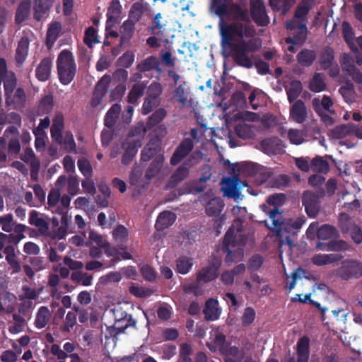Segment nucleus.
<instances>
[{
	"label": "nucleus",
	"instance_id": "f704fd0d",
	"mask_svg": "<svg viewBox=\"0 0 362 362\" xmlns=\"http://www.w3.org/2000/svg\"><path fill=\"white\" fill-rule=\"evenodd\" d=\"M160 144L157 141H150L142 149L141 160L144 162L150 160L160 151Z\"/></svg>",
	"mask_w": 362,
	"mask_h": 362
},
{
	"label": "nucleus",
	"instance_id": "0e129e2a",
	"mask_svg": "<svg viewBox=\"0 0 362 362\" xmlns=\"http://www.w3.org/2000/svg\"><path fill=\"white\" fill-rule=\"evenodd\" d=\"M167 115V111L164 108L156 110L148 119L147 126L149 128L158 124Z\"/></svg>",
	"mask_w": 362,
	"mask_h": 362
},
{
	"label": "nucleus",
	"instance_id": "c03bdc74",
	"mask_svg": "<svg viewBox=\"0 0 362 362\" xmlns=\"http://www.w3.org/2000/svg\"><path fill=\"white\" fill-rule=\"evenodd\" d=\"M110 76L105 74L103 76L96 84L93 96L100 100L107 93L109 84L110 83Z\"/></svg>",
	"mask_w": 362,
	"mask_h": 362
},
{
	"label": "nucleus",
	"instance_id": "9b49d317",
	"mask_svg": "<svg viewBox=\"0 0 362 362\" xmlns=\"http://www.w3.org/2000/svg\"><path fill=\"white\" fill-rule=\"evenodd\" d=\"M194 141L190 138H185L176 147L173 153L170 163L171 165H177L185 158L193 150Z\"/></svg>",
	"mask_w": 362,
	"mask_h": 362
},
{
	"label": "nucleus",
	"instance_id": "cd10ccee",
	"mask_svg": "<svg viewBox=\"0 0 362 362\" xmlns=\"http://www.w3.org/2000/svg\"><path fill=\"white\" fill-rule=\"evenodd\" d=\"M228 9V16H230L233 20L244 22L250 21L247 9L243 8L238 4L232 2Z\"/></svg>",
	"mask_w": 362,
	"mask_h": 362
},
{
	"label": "nucleus",
	"instance_id": "f03ea898",
	"mask_svg": "<svg viewBox=\"0 0 362 362\" xmlns=\"http://www.w3.org/2000/svg\"><path fill=\"white\" fill-rule=\"evenodd\" d=\"M59 79L63 85L69 84L76 75V65L71 51L63 49L57 60Z\"/></svg>",
	"mask_w": 362,
	"mask_h": 362
},
{
	"label": "nucleus",
	"instance_id": "e2e57ef3",
	"mask_svg": "<svg viewBox=\"0 0 362 362\" xmlns=\"http://www.w3.org/2000/svg\"><path fill=\"white\" fill-rule=\"evenodd\" d=\"M236 135L243 139H251L254 136V132L250 125L247 124H238L235 127Z\"/></svg>",
	"mask_w": 362,
	"mask_h": 362
},
{
	"label": "nucleus",
	"instance_id": "b1692460",
	"mask_svg": "<svg viewBox=\"0 0 362 362\" xmlns=\"http://www.w3.org/2000/svg\"><path fill=\"white\" fill-rule=\"evenodd\" d=\"M176 214L170 211L161 212L156 220L155 227L157 230H163L171 226L176 220Z\"/></svg>",
	"mask_w": 362,
	"mask_h": 362
},
{
	"label": "nucleus",
	"instance_id": "f257e3e1",
	"mask_svg": "<svg viewBox=\"0 0 362 362\" xmlns=\"http://www.w3.org/2000/svg\"><path fill=\"white\" fill-rule=\"evenodd\" d=\"M221 46L228 52L234 62L239 66L250 69L253 62L250 54L258 49L255 39L248 40L244 38L252 37L254 28L241 22L226 23L221 25Z\"/></svg>",
	"mask_w": 362,
	"mask_h": 362
},
{
	"label": "nucleus",
	"instance_id": "2f4dec72",
	"mask_svg": "<svg viewBox=\"0 0 362 362\" xmlns=\"http://www.w3.org/2000/svg\"><path fill=\"white\" fill-rule=\"evenodd\" d=\"M225 204L220 197H214L209 200L205 206V212L209 216H218L222 211Z\"/></svg>",
	"mask_w": 362,
	"mask_h": 362
},
{
	"label": "nucleus",
	"instance_id": "20e7f679",
	"mask_svg": "<svg viewBox=\"0 0 362 362\" xmlns=\"http://www.w3.org/2000/svg\"><path fill=\"white\" fill-rule=\"evenodd\" d=\"M336 274L343 280L358 279L362 276V262L353 259H346L341 262Z\"/></svg>",
	"mask_w": 362,
	"mask_h": 362
},
{
	"label": "nucleus",
	"instance_id": "49530a36",
	"mask_svg": "<svg viewBox=\"0 0 362 362\" xmlns=\"http://www.w3.org/2000/svg\"><path fill=\"white\" fill-rule=\"evenodd\" d=\"M146 11L144 1L134 2L129 11V18L133 22H139Z\"/></svg>",
	"mask_w": 362,
	"mask_h": 362
},
{
	"label": "nucleus",
	"instance_id": "13d9d810",
	"mask_svg": "<svg viewBox=\"0 0 362 362\" xmlns=\"http://www.w3.org/2000/svg\"><path fill=\"white\" fill-rule=\"evenodd\" d=\"M355 127L356 125L353 123L342 124L336 127L333 129L332 133L335 137L341 139L351 134H355Z\"/></svg>",
	"mask_w": 362,
	"mask_h": 362
},
{
	"label": "nucleus",
	"instance_id": "2eb2a0df",
	"mask_svg": "<svg viewBox=\"0 0 362 362\" xmlns=\"http://www.w3.org/2000/svg\"><path fill=\"white\" fill-rule=\"evenodd\" d=\"M297 361L308 362L310 356V339L308 337H303L299 339L296 344ZM286 362H296L293 356L290 357Z\"/></svg>",
	"mask_w": 362,
	"mask_h": 362
},
{
	"label": "nucleus",
	"instance_id": "1a4fd4ad",
	"mask_svg": "<svg viewBox=\"0 0 362 362\" xmlns=\"http://www.w3.org/2000/svg\"><path fill=\"white\" fill-rule=\"evenodd\" d=\"M250 14L253 21L258 26L264 27L269 23V17L262 0L250 1Z\"/></svg>",
	"mask_w": 362,
	"mask_h": 362
},
{
	"label": "nucleus",
	"instance_id": "79ce46f5",
	"mask_svg": "<svg viewBox=\"0 0 362 362\" xmlns=\"http://www.w3.org/2000/svg\"><path fill=\"white\" fill-rule=\"evenodd\" d=\"M53 97L51 95H46L41 98L36 110V115L38 116L47 115L53 109Z\"/></svg>",
	"mask_w": 362,
	"mask_h": 362
},
{
	"label": "nucleus",
	"instance_id": "bf43d9fd",
	"mask_svg": "<svg viewBox=\"0 0 362 362\" xmlns=\"http://www.w3.org/2000/svg\"><path fill=\"white\" fill-rule=\"evenodd\" d=\"M310 166L313 170L320 173H327L329 170L328 162L320 156H316L313 158Z\"/></svg>",
	"mask_w": 362,
	"mask_h": 362
},
{
	"label": "nucleus",
	"instance_id": "c85d7f7f",
	"mask_svg": "<svg viewBox=\"0 0 362 362\" xmlns=\"http://www.w3.org/2000/svg\"><path fill=\"white\" fill-rule=\"evenodd\" d=\"M276 235L280 238H285L289 245H292L293 241L291 236L296 235V231L293 230L290 220L284 221L281 226L275 230Z\"/></svg>",
	"mask_w": 362,
	"mask_h": 362
},
{
	"label": "nucleus",
	"instance_id": "69168bd1",
	"mask_svg": "<svg viewBox=\"0 0 362 362\" xmlns=\"http://www.w3.org/2000/svg\"><path fill=\"white\" fill-rule=\"evenodd\" d=\"M135 59L134 53L132 50L126 51L117 60V66L129 68L134 63Z\"/></svg>",
	"mask_w": 362,
	"mask_h": 362
},
{
	"label": "nucleus",
	"instance_id": "052dcab7",
	"mask_svg": "<svg viewBox=\"0 0 362 362\" xmlns=\"http://www.w3.org/2000/svg\"><path fill=\"white\" fill-rule=\"evenodd\" d=\"M193 349L192 345L188 343H182L180 346V351L177 362H192L191 356Z\"/></svg>",
	"mask_w": 362,
	"mask_h": 362
},
{
	"label": "nucleus",
	"instance_id": "3c124183",
	"mask_svg": "<svg viewBox=\"0 0 362 362\" xmlns=\"http://www.w3.org/2000/svg\"><path fill=\"white\" fill-rule=\"evenodd\" d=\"M29 223L37 227L41 233L49 230L48 223L44 218L39 217L38 212L35 210L30 212Z\"/></svg>",
	"mask_w": 362,
	"mask_h": 362
},
{
	"label": "nucleus",
	"instance_id": "412c9836",
	"mask_svg": "<svg viewBox=\"0 0 362 362\" xmlns=\"http://www.w3.org/2000/svg\"><path fill=\"white\" fill-rule=\"evenodd\" d=\"M203 313L205 319L208 321H215L218 320L221 314V308L219 307L218 301L214 298L207 300Z\"/></svg>",
	"mask_w": 362,
	"mask_h": 362
},
{
	"label": "nucleus",
	"instance_id": "864d4df0",
	"mask_svg": "<svg viewBox=\"0 0 362 362\" xmlns=\"http://www.w3.org/2000/svg\"><path fill=\"white\" fill-rule=\"evenodd\" d=\"M290 85L289 89L286 90V94L288 102L293 103L300 96L303 86L298 80L292 81Z\"/></svg>",
	"mask_w": 362,
	"mask_h": 362
},
{
	"label": "nucleus",
	"instance_id": "6e6d98bb",
	"mask_svg": "<svg viewBox=\"0 0 362 362\" xmlns=\"http://www.w3.org/2000/svg\"><path fill=\"white\" fill-rule=\"evenodd\" d=\"M193 266L192 258L181 256L176 260V271L181 274H187L189 272Z\"/></svg>",
	"mask_w": 362,
	"mask_h": 362
},
{
	"label": "nucleus",
	"instance_id": "5701e85b",
	"mask_svg": "<svg viewBox=\"0 0 362 362\" xmlns=\"http://www.w3.org/2000/svg\"><path fill=\"white\" fill-rule=\"evenodd\" d=\"M62 30V24L59 21L52 22L47 28L45 45L50 49L59 37Z\"/></svg>",
	"mask_w": 362,
	"mask_h": 362
},
{
	"label": "nucleus",
	"instance_id": "4d7b16f0",
	"mask_svg": "<svg viewBox=\"0 0 362 362\" xmlns=\"http://www.w3.org/2000/svg\"><path fill=\"white\" fill-rule=\"evenodd\" d=\"M356 225L351 217L346 213L342 212L339 216V227L342 233H348L349 230Z\"/></svg>",
	"mask_w": 362,
	"mask_h": 362
},
{
	"label": "nucleus",
	"instance_id": "39448f33",
	"mask_svg": "<svg viewBox=\"0 0 362 362\" xmlns=\"http://www.w3.org/2000/svg\"><path fill=\"white\" fill-rule=\"evenodd\" d=\"M0 83H3L6 100L11 98L17 86L16 74L8 70L7 63L4 58H0Z\"/></svg>",
	"mask_w": 362,
	"mask_h": 362
},
{
	"label": "nucleus",
	"instance_id": "a878e982",
	"mask_svg": "<svg viewBox=\"0 0 362 362\" xmlns=\"http://www.w3.org/2000/svg\"><path fill=\"white\" fill-rule=\"evenodd\" d=\"M342 258L343 256L339 254H316L313 256L311 261L313 264L321 267L337 262Z\"/></svg>",
	"mask_w": 362,
	"mask_h": 362
},
{
	"label": "nucleus",
	"instance_id": "c9c22d12",
	"mask_svg": "<svg viewBox=\"0 0 362 362\" xmlns=\"http://www.w3.org/2000/svg\"><path fill=\"white\" fill-rule=\"evenodd\" d=\"M136 23L127 19L124 21L123 24L120 28V42L122 44L129 42L135 31V25Z\"/></svg>",
	"mask_w": 362,
	"mask_h": 362
},
{
	"label": "nucleus",
	"instance_id": "72a5a7b5",
	"mask_svg": "<svg viewBox=\"0 0 362 362\" xmlns=\"http://www.w3.org/2000/svg\"><path fill=\"white\" fill-rule=\"evenodd\" d=\"M315 3V0H301L296 7L294 17L300 21H304Z\"/></svg>",
	"mask_w": 362,
	"mask_h": 362
},
{
	"label": "nucleus",
	"instance_id": "774afa93",
	"mask_svg": "<svg viewBox=\"0 0 362 362\" xmlns=\"http://www.w3.org/2000/svg\"><path fill=\"white\" fill-rule=\"evenodd\" d=\"M11 103L16 107H23L26 102V95L23 88H16V91L12 94Z\"/></svg>",
	"mask_w": 362,
	"mask_h": 362
},
{
	"label": "nucleus",
	"instance_id": "338daca9",
	"mask_svg": "<svg viewBox=\"0 0 362 362\" xmlns=\"http://www.w3.org/2000/svg\"><path fill=\"white\" fill-rule=\"evenodd\" d=\"M325 88L326 85L320 74H315L310 83V90L313 92L319 93L324 90Z\"/></svg>",
	"mask_w": 362,
	"mask_h": 362
},
{
	"label": "nucleus",
	"instance_id": "e433bc0d",
	"mask_svg": "<svg viewBox=\"0 0 362 362\" xmlns=\"http://www.w3.org/2000/svg\"><path fill=\"white\" fill-rule=\"evenodd\" d=\"M51 317V313L47 306L39 308L35 320V326L40 329L46 327Z\"/></svg>",
	"mask_w": 362,
	"mask_h": 362
},
{
	"label": "nucleus",
	"instance_id": "6ab92c4d",
	"mask_svg": "<svg viewBox=\"0 0 362 362\" xmlns=\"http://www.w3.org/2000/svg\"><path fill=\"white\" fill-rule=\"evenodd\" d=\"M54 0H35L33 7V18L37 21H41L49 15V11Z\"/></svg>",
	"mask_w": 362,
	"mask_h": 362
},
{
	"label": "nucleus",
	"instance_id": "de8ad7c7",
	"mask_svg": "<svg viewBox=\"0 0 362 362\" xmlns=\"http://www.w3.org/2000/svg\"><path fill=\"white\" fill-rule=\"evenodd\" d=\"M334 59V52L332 48L325 47L321 52L320 57V64L321 68L327 70L331 67Z\"/></svg>",
	"mask_w": 362,
	"mask_h": 362
},
{
	"label": "nucleus",
	"instance_id": "680f3d73",
	"mask_svg": "<svg viewBox=\"0 0 362 362\" xmlns=\"http://www.w3.org/2000/svg\"><path fill=\"white\" fill-rule=\"evenodd\" d=\"M71 279L74 282L81 283L84 286H88L91 285L93 276L88 273L76 271L71 274Z\"/></svg>",
	"mask_w": 362,
	"mask_h": 362
},
{
	"label": "nucleus",
	"instance_id": "5fc2aeb1",
	"mask_svg": "<svg viewBox=\"0 0 362 362\" xmlns=\"http://www.w3.org/2000/svg\"><path fill=\"white\" fill-rule=\"evenodd\" d=\"M312 104L316 113L320 114V112H322V109L328 112H331L329 108L332 106L333 103L329 96L324 95L322 100H320L319 98H314L312 101Z\"/></svg>",
	"mask_w": 362,
	"mask_h": 362
},
{
	"label": "nucleus",
	"instance_id": "f8f14e48",
	"mask_svg": "<svg viewBox=\"0 0 362 362\" xmlns=\"http://www.w3.org/2000/svg\"><path fill=\"white\" fill-rule=\"evenodd\" d=\"M190 168L189 160H185L170 176L166 185L167 188H175L179 183L185 180L189 175Z\"/></svg>",
	"mask_w": 362,
	"mask_h": 362
},
{
	"label": "nucleus",
	"instance_id": "473e14b6",
	"mask_svg": "<svg viewBox=\"0 0 362 362\" xmlns=\"http://www.w3.org/2000/svg\"><path fill=\"white\" fill-rule=\"evenodd\" d=\"M64 349H61L60 346L57 344H53L50 348V352L56 356L59 360H64L68 357V354H71L75 349L73 343L66 342L63 346Z\"/></svg>",
	"mask_w": 362,
	"mask_h": 362
},
{
	"label": "nucleus",
	"instance_id": "a19ab883",
	"mask_svg": "<svg viewBox=\"0 0 362 362\" xmlns=\"http://www.w3.org/2000/svg\"><path fill=\"white\" fill-rule=\"evenodd\" d=\"M342 34L345 42L354 52H358L357 46L354 44V33L350 23L347 21L342 23Z\"/></svg>",
	"mask_w": 362,
	"mask_h": 362
},
{
	"label": "nucleus",
	"instance_id": "4468645a",
	"mask_svg": "<svg viewBox=\"0 0 362 362\" xmlns=\"http://www.w3.org/2000/svg\"><path fill=\"white\" fill-rule=\"evenodd\" d=\"M260 146L262 151L267 155H279L284 152L282 141L276 136L262 140Z\"/></svg>",
	"mask_w": 362,
	"mask_h": 362
},
{
	"label": "nucleus",
	"instance_id": "a18cd8bd",
	"mask_svg": "<svg viewBox=\"0 0 362 362\" xmlns=\"http://www.w3.org/2000/svg\"><path fill=\"white\" fill-rule=\"evenodd\" d=\"M120 112H121V105H119L117 103L112 105V107L108 110V111L107 112V113L105 115V119H104L105 125L109 128L112 127L115 125Z\"/></svg>",
	"mask_w": 362,
	"mask_h": 362
},
{
	"label": "nucleus",
	"instance_id": "ea45409f",
	"mask_svg": "<svg viewBox=\"0 0 362 362\" xmlns=\"http://www.w3.org/2000/svg\"><path fill=\"white\" fill-rule=\"evenodd\" d=\"M163 156H158L151 163L150 165L146 170L144 176L148 182L158 174L163 166Z\"/></svg>",
	"mask_w": 362,
	"mask_h": 362
},
{
	"label": "nucleus",
	"instance_id": "f3484780",
	"mask_svg": "<svg viewBox=\"0 0 362 362\" xmlns=\"http://www.w3.org/2000/svg\"><path fill=\"white\" fill-rule=\"evenodd\" d=\"M308 117L307 108L302 100H296L290 108V118L298 124L303 123Z\"/></svg>",
	"mask_w": 362,
	"mask_h": 362
},
{
	"label": "nucleus",
	"instance_id": "37998d69",
	"mask_svg": "<svg viewBox=\"0 0 362 362\" xmlns=\"http://www.w3.org/2000/svg\"><path fill=\"white\" fill-rule=\"evenodd\" d=\"M146 86L143 82H138L133 85L128 94V103L135 105L138 100L144 94Z\"/></svg>",
	"mask_w": 362,
	"mask_h": 362
},
{
	"label": "nucleus",
	"instance_id": "603ef678",
	"mask_svg": "<svg viewBox=\"0 0 362 362\" xmlns=\"http://www.w3.org/2000/svg\"><path fill=\"white\" fill-rule=\"evenodd\" d=\"M122 12V5L119 0H112L107 8V23L115 22Z\"/></svg>",
	"mask_w": 362,
	"mask_h": 362
},
{
	"label": "nucleus",
	"instance_id": "6e6552de",
	"mask_svg": "<svg viewBox=\"0 0 362 362\" xmlns=\"http://www.w3.org/2000/svg\"><path fill=\"white\" fill-rule=\"evenodd\" d=\"M322 194L323 192L320 194L318 192H313L308 190L303 192L302 203L309 217L315 218L317 216L320 209V198L322 196Z\"/></svg>",
	"mask_w": 362,
	"mask_h": 362
},
{
	"label": "nucleus",
	"instance_id": "7ed1b4c3",
	"mask_svg": "<svg viewBox=\"0 0 362 362\" xmlns=\"http://www.w3.org/2000/svg\"><path fill=\"white\" fill-rule=\"evenodd\" d=\"M222 264L221 259L218 256L211 257L207 265L203 267L197 273V283L207 284L216 280L219 276V269Z\"/></svg>",
	"mask_w": 362,
	"mask_h": 362
},
{
	"label": "nucleus",
	"instance_id": "9d476101",
	"mask_svg": "<svg viewBox=\"0 0 362 362\" xmlns=\"http://www.w3.org/2000/svg\"><path fill=\"white\" fill-rule=\"evenodd\" d=\"M343 72L351 77L352 80L358 83L362 84V73L355 66V61L349 54H343L340 60Z\"/></svg>",
	"mask_w": 362,
	"mask_h": 362
},
{
	"label": "nucleus",
	"instance_id": "4be33fe9",
	"mask_svg": "<svg viewBox=\"0 0 362 362\" xmlns=\"http://www.w3.org/2000/svg\"><path fill=\"white\" fill-rule=\"evenodd\" d=\"M52 61L50 57H45L40 62L35 70V76L40 81H47L51 75Z\"/></svg>",
	"mask_w": 362,
	"mask_h": 362
},
{
	"label": "nucleus",
	"instance_id": "7c9ffc66",
	"mask_svg": "<svg viewBox=\"0 0 362 362\" xmlns=\"http://www.w3.org/2000/svg\"><path fill=\"white\" fill-rule=\"evenodd\" d=\"M317 237L320 240H327L339 238L340 234L334 226L323 224L317 229Z\"/></svg>",
	"mask_w": 362,
	"mask_h": 362
},
{
	"label": "nucleus",
	"instance_id": "0eeeda50",
	"mask_svg": "<svg viewBox=\"0 0 362 362\" xmlns=\"http://www.w3.org/2000/svg\"><path fill=\"white\" fill-rule=\"evenodd\" d=\"M151 93L148 94L144 100L142 106V114L148 115L153 110L157 107L160 103V95L162 93L163 88L160 83L153 82L149 86Z\"/></svg>",
	"mask_w": 362,
	"mask_h": 362
},
{
	"label": "nucleus",
	"instance_id": "bb28decb",
	"mask_svg": "<svg viewBox=\"0 0 362 362\" xmlns=\"http://www.w3.org/2000/svg\"><path fill=\"white\" fill-rule=\"evenodd\" d=\"M136 69L141 73H144L151 70H156L158 73L162 71L158 58L153 55L148 57L136 65Z\"/></svg>",
	"mask_w": 362,
	"mask_h": 362
},
{
	"label": "nucleus",
	"instance_id": "a211bd4d",
	"mask_svg": "<svg viewBox=\"0 0 362 362\" xmlns=\"http://www.w3.org/2000/svg\"><path fill=\"white\" fill-rule=\"evenodd\" d=\"M64 127V116L62 113L56 114L52 121V124L50 129L51 137L53 141L59 145L63 144L62 131Z\"/></svg>",
	"mask_w": 362,
	"mask_h": 362
},
{
	"label": "nucleus",
	"instance_id": "393cba45",
	"mask_svg": "<svg viewBox=\"0 0 362 362\" xmlns=\"http://www.w3.org/2000/svg\"><path fill=\"white\" fill-rule=\"evenodd\" d=\"M29 45L30 42L28 37H23L18 41L15 54L17 66H21L25 61L28 54Z\"/></svg>",
	"mask_w": 362,
	"mask_h": 362
},
{
	"label": "nucleus",
	"instance_id": "ddd939ff",
	"mask_svg": "<svg viewBox=\"0 0 362 362\" xmlns=\"http://www.w3.org/2000/svg\"><path fill=\"white\" fill-rule=\"evenodd\" d=\"M241 243L240 245H243ZM240 245L237 240V235L235 234L234 230L230 228L226 233L223 241V250L227 252L225 258V261L227 264L231 263L235 261L233 257V251L231 248H233Z\"/></svg>",
	"mask_w": 362,
	"mask_h": 362
},
{
	"label": "nucleus",
	"instance_id": "58836bf2",
	"mask_svg": "<svg viewBox=\"0 0 362 362\" xmlns=\"http://www.w3.org/2000/svg\"><path fill=\"white\" fill-rule=\"evenodd\" d=\"M317 57L314 50L303 49L296 56L298 63L303 66H310Z\"/></svg>",
	"mask_w": 362,
	"mask_h": 362
},
{
	"label": "nucleus",
	"instance_id": "09e8293b",
	"mask_svg": "<svg viewBox=\"0 0 362 362\" xmlns=\"http://www.w3.org/2000/svg\"><path fill=\"white\" fill-rule=\"evenodd\" d=\"M30 11V3L29 1H22L18 6L16 16L15 22L16 24H21L28 17Z\"/></svg>",
	"mask_w": 362,
	"mask_h": 362
},
{
	"label": "nucleus",
	"instance_id": "c756f323",
	"mask_svg": "<svg viewBox=\"0 0 362 362\" xmlns=\"http://www.w3.org/2000/svg\"><path fill=\"white\" fill-rule=\"evenodd\" d=\"M141 146V141L140 139H135L132 142L129 143L122 156V163L125 165H129L137 153L138 148Z\"/></svg>",
	"mask_w": 362,
	"mask_h": 362
},
{
	"label": "nucleus",
	"instance_id": "8fccbe9b",
	"mask_svg": "<svg viewBox=\"0 0 362 362\" xmlns=\"http://www.w3.org/2000/svg\"><path fill=\"white\" fill-rule=\"evenodd\" d=\"M290 182L291 177L288 175L280 174L278 175H272L269 187L284 189L289 186Z\"/></svg>",
	"mask_w": 362,
	"mask_h": 362
},
{
	"label": "nucleus",
	"instance_id": "4c0bfd02",
	"mask_svg": "<svg viewBox=\"0 0 362 362\" xmlns=\"http://www.w3.org/2000/svg\"><path fill=\"white\" fill-rule=\"evenodd\" d=\"M233 0H212L211 8L216 15L223 18L228 16V8Z\"/></svg>",
	"mask_w": 362,
	"mask_h": 362
},
{
	"label": "nucleus",
	"instance_id": "dca6fc26",
	"mask_svg": "<svg viewBox=\"0 0 362 362\" xmlns=\"http://www.w3.org/2000/svg\"><path fill=\"white\" fill-rule=\"evenodd\" d=\"M241 189V180L238 177H226L223 180L222 189L229 198H238Z\"/></svg>",
	"mask_w": 362,
	"mask_h": 362
},
{
	"label": "nucleus",
	"instance_id": "423d86ee",
	"mask_svg": "<svg viewBox=\"0 0 362 362\" xmlns=\"http://www.w3.org/2000/svg\"><path fill=\"white\" fill-rule=\"evenodd\" d=\"M284 199L285 194L282 193L270 195L267 199V203L274 206L268 213L272 221V229L274 230V231L281 226V223L284 221L282 213L277 207V205L283 202Z\"/></svg>",
	"mask_w": 362,
	"mask_h": 362
},
{
	"label": "nucleus",
	"instance_id": "aec40b11",
	"mask_svg": "<svg viewBox=\"0 0 362 362\" xmlns=\"http://www.w3.org/2000/svg\"><path fill=\"white\" fill-rule=\"evenodd\" d=\"M220 352L224 356V362H242L245 357L244 349L235 346L221 348Z\"/></svg>",
	"mask_w": 362,
	"mask_h": 362
}]
</instances>
